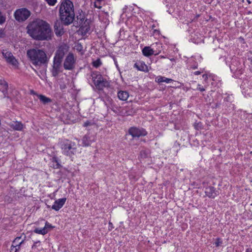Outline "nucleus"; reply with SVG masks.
<instances>
[{
  "label": "nucleus",
  "mask_w": 252,
  "mask_h": 252,
  "mask_svg": "<svg viewBox=\"0 0 252 252\" xmlns=\"http://www.w3.org/2000/svg\"><path fill=\"white\" fill-rule=\"evenodd\" d=\"M128 133L133 138H139L140 136H144L147 134V132L145 129L136 127H130L128 130Z\"/></svg>",
  "instance_id": "8"
},
{
  "label": "nucleus",
  "mask_w": 252,
  "mask_h": 252,
  "mask_svg": "<svg viewBox=\"0 0 252 252\" xmlns=\"http://www.w3.org/2000/svg\"><path fill=\"white\" fill-rule=\"evenodd\" d=\"M222 243V241L221 239L220 238H217L216 239V241L214 243V245H215L216 247H218Z\"/></svg>",
  "instance_id": "31"
},
{
  "label": "nucleus",
  "mask_w": 252,
  "mask_h": 252,
  "mask_svg": "<svg viewBox=\"0 0 252 252\" xmlns=\"http://www.w3.org/2000/svg\"><path fill=\"white\" fill-rule=\"evenodd\" d=\"M51 162L52 164L51 167H52L54 169H59L62 167L61 164L60 163V160L58 159V158L57 157H53L51 158Z\"/></svg>",
  "instance_id": "20"
},
{
  "label": "nucleus",
  "mask_w": 252,
  "mask_h": 252,
  "mask_svg": "<svg viewBox=\"0 0 252 252\" xmlns=\"http://www.w3.org/2000/svg\"><path fill=\"white\" fill-rule=\"evenodd\" d=\"M63 25L58 21L55 23L54 26V31L57 36H61L63 34L64 31Z\"/></svg>",
  "instance_id": "15"
},
{
  "label": "nucleus",
  "mask_w": 252,
  "mask_h": 252,
  "mask_svg": "<svg viewBox=\"0 0 252 252\" xmlns=\"http://www.w3.org/2000/svg\"><path fill=\"white\" fill-rule=\"evenodd\" d=\"M201 73V71H196L193 73V75H200Z\"/></svg>",
  "instance_id": "39"
},
{
  "label": "nucleus",
  "mask_w": 252,
  "mask_h": 252,
  "mask_svg": "<svg viewBox=\"0 0 252 252\" xmlns=\"http://www.w3.org/2000/svg\"><path fill=\"white\" fill-rule=\"evenodd\" d=\"M37 96L40 100V102L44 105L52 102V99L51 98L47 97L43 94H37Z\"/></svg>",
  "instance_id": "23"
},
{
  "label": "nucleus",
  "mask_w": 252,
  "mask_h": 252,
  "mask_svg": "<svg viewBox=\"0 0 252 252\" xmlns=\"http://www.w3.org/2000/svg\"><path fill=\"white\" fill-rule=\"evenodd\" d=\"M66 198H60L56 200L52 206V209L55 211H59L65 204Z\"/></svg>",
  "instance_id": "16"
},
{
  "label": "nucleus",
  "mask_w": 252,
  "mask_h": 252,
  "mask_svg": "<svg viewBox=\"0 0 252 252\" xmlns=\"http://www.w3.org/2000/svg\"><path fill=\"white\" fill-rule=\"evenodd\" d=\"M0 91L3 94V98H9L8 94V83L4 80L0 79Z\"/></svg>",
  "instance_id": "14"
},
{
  "label": "nucleus",
  "mask_w": 252,
  "mask_h": 252,
  "mask_svg": "<svg viewBox=\"0 0 252 252\" xmlns=\"http://www.w3.org/2000/svg\"><path fill=\"white\" fill-rule=\"evenodd\" d=\"M91 76L95 86L98 90H102L104 88L109 87V83L106 79L103 78L99 72H92Z\"/></svg>",
  "instance_id": "5"
},
{
  "label": "nucleus",
  "mask_w": 252,
  "mask_h": 252,
  "mask_svg": "<svg viewBox=\"0 0 252 252\" xmlns=\"http://www.w3.org/2000/svg\"><path fill=\"white\" fill-rule=\"evenodd\" d=\"M60 147L62 154L70 158L79 153V144L67 139L62 140L60 142Z\"/></svg>",
  "instance_id": "4"
},
{
  "label": "nucleus",
  "mask_w": 252,
  "mask_h": 252,
  "mask_svg": "<svg viewBox=\"0 0 252 252\" xmlns=\"http://www.w3.org/2000/svg\"><path fill=\"white\" fill-rule=\"evenodd\" d=\"M55 226H53L51 224L49 223L48 221H46L44 228L45 230L47 231V233L52 229L54 228Z\"/></svg>",
  "instance_id": "27"
},
{
  "label": "nucleus",
  "mask_w": 252,
  "mask_h": 252,
  "mask_svg": "<svg viewBox=\"0 0 252 252\" xmlns=\"http://www.w3.org/2000/svg\"><path fill=\"white\" fill-rule=\"evenodd\" d=\"M142 53L145 57H150L153 55H157L159 54V52L154 50L150 46H145L142 49Z\"/></svg>",
  "instance_id": "17"
},
{
  "label": "nucleus",
  "mask_w": 252,
  "mask_h": 252,
  "mask_svg": "<svg viewBox=\"0 0 252 252\" xmlns=\"http://www.w3.org/2000/svg\"><path fill=\"white\" fill-rule=\"evenodd\" d=\"M109 225H110V224H112V223L111 222H109Z\"/></svg>",
  "instance_id": "47"
},
{
  "label": "nucleus",
  "mask_w": 252,
  "mask_h": 252,
  "mask_svg": "<svg viewBox=\"0 0 252 252\" xmlns=\"http://www.w3.org/2000/svg\"><path fill=\"white\" fill-rule=\"evenodd\" d=\"M68 46L65 44L60 45L56 52L54 58L62 60L65 54L68 51Z\"/></svg>",
  "instance_id": "10"
},
{
  "label": "nucleus",
  "mask_w": 252,
  "mask_h": 252,
  "mask_svg": "<svg viewBox=\"0 0 252 252\" xmlns=\"http://www.w3.org/2000/svg\"><path fill=\"white\" fill-rule=\"evenodd\" d=\"M10 252H15V249H14L13 247H11V250Z\"/></svg>",
  "instance_id": "42"
},
{
  "label": "nucleus",
  "mask_w": 252,
  "mask_h": 252,
  "mask_svg": "<svg viewBox=\"0 0 252 252\" xmlns=\"http://www.w3.org/2000/svg\"><path fill=\"white\" fill-rule=\"evenodd\" d=\"M92 124L91 122L89 121H86V122H85L83 124V126L84 127H87L88 126H91Z\"/></svg>",
  "instance_id": "36"
},
{
  "label": "nucleus",
  "mask_w": 252,
  "mask_h": 252,
  "mask_svg": "<svg viewBox=\"0 0 252 252\" xmlns=\"http://www.w3.org/2000/svg\"><path fill=\"white\" fill-rule=\"evenodd\" d=\"M205 193L206 196L211 198H215L218 195V191L213 186L206 188Z\"/></svg>",
  "instance_id": "13"
},
{
  "label": "nucleus",
  "mask_w": 252,
  "mask_h": 252,
  "mask_svg": "<svg viewBox=\"0 0 252 252\" xmlns=\"http://www.w3.org/2000/svg\"><path fill=\"white\" fill-rule=\"evenodd\" d=\"M156 81L158 83L165 82L166 83H170L173 81L172 79L167 78L162 76H158L156 78Z\"/></svg>",
  "instance_id": "22"
},
{
  "label": "nucleus",
  "mask_w": 252,
  "mask_h": 252,
  "mask_svg": "<svg viewBox=\"0 0 252 252\" xmlns=\"http://www.w3.org/2000/svg\"><path fill=\"white\" fill-rule=\"evenodd\" d=\"M201 85L198 84V87L197 88V90H199L201 92H204L205 91V89L203 87H201Z\"/></svg>",
  "instance_id": "37"
},
{
  "label": "nucleus",
  "mask_w": 252,
  "mask_h": 252,
  "mask_svg": "<svg viewBox=\"0 0 252 252\" xmlns=\"http://www.w3.org/2000/svg\"><path fill=\"white\" fill-rule=\"evenodd\" d=\"M150 150L148 149L142 150L140 152V157L142 158H145L149 157Z\"/></svg>",
  "instance_id": "24"
},
{
  "label": "nucleus",
  "mask_w": 252,
  "mask_h": 252,
  "mask_svg": "<svg viewBox=\"0 0 252 252\" xmlns=\"http://www.w3.org/2000/svg\"><path fill=\"white\" fill-rule=\"evenodd\" d=\"M191 68L193 69H196L197 68V65H196L192 66H191Z\"/></svg>",
  "instance_id": "43"
},
{
  "label": "nucleus",
  "mask_w": 252,
  "mask_h": 252,
  "mask_svg": "<svg viewBox=\"0 0 252 252\" xmlns=\"http://www.w3.org/2000/svg\"><path fill=\"white\" fill-rule=\"evenodd\" d=\"M24 240H22L20 242L18 243V244H16V245H12V247H13L14 249H15V252H19V250L20 249V246L24 243Z\"/></svg>",
  "instance_id": "26"
},
{
  "label": "nucleus",
  "mask_w": 252,
  "mask_h": 252,
  "mask_svg": "<svg viewBox=\"0 0 252 252\" xmlns=\"http://www.w3.org/2000/svg\"><path fill=\"white\" fill-rule=\"evenodd\" d=\"M31 93H32V94H35V95H37V94H36V93H34L33 91H31Z\"/></svg>",
  "instance_id": "44"
},
{
  "label": "nucleus",
  "mask_w": 252,
  "mask_h": 252,
  "mask_svg": "<svg viewBox=\"0 0 252 252\" xmlns=\"http://www.w3.org/2000/svg\"><path fill=\"white\" fill-rule=\"evenodd\" d=\"M27 33L33 39L48 40L51 38L52 30L45 21L36 19L30 22L27 27Z\"/></svg>",
  "instance_id": "1"
},
{
  "label": "nucleus",
  "mask_w": 252,
  "mask_h": 252,
  "mask_svg": "<svg viewBox=\"0 0 252 252\" xmlns=\"http://www.w3.org/2000/svg\"><path fill=\"white\" fill-rule=\"evenodd\" d=\"M8 125L15 130L21 131L23 128V125L21 122L13 121L9 123Z\"/></svg>",
  "instance_id": "19"
},
{
  "label": "nucleus",
  "mask_w": 252,
  "mask_h": 252,
  "mask_svg": "<svg viewBox=\"0 0 252 252\" xmlns=\"http://www.w3.org/2000/svg\"><path fill=\"white\" fill-rule=\"evenodd\" d=\"M62 60L54 58L53 64L51 70L52 75L56 77L61 72L60 69L62 67Z\"/></svg>",
  "instance_id": "11"
},
{
  "label": "nucleus",
  "mask_w": 252,
  "mask_h": 252,
  "mask_svg": "<svg viewBox=\"0 0 252 252\" xmlns=\"http://www.w3.org/2000/svg\"><path fill=\"white\" fill-rule=\"evenodd\" d=\"M6 21V16L5 15L2 14L0 11V25H2L5 23Z\"/></svg>",
  "instance_id": "29"
},
{
  "label": "nucleus",
  "mask_w": 252,
  "mask_h": 252,
  "mask_svg": "<svg viewBox=\"0 0 252 252\" xmlns=\"http://www.w3.org/2000/svg\"><path fill=\"white\" fill-rule=\"evenodd\" d=\"M128 96L129 94L126 91H120L118 92V97L121 100L126 101L127 100Z\"/></svg>",
  "instance_id": "21"
},
{
  "label": "nucleus",
  "mask_w": 252,
  "mask_h": 252,
  "mask_svg": "<svg viewBox=\"0 0 252 252\" xmlns=\"http://www.w3.org/2000/svg\"><path fill=\"white\" fill-rule=\"evenodd\" d=\"M27 55L32 64L35 66L47 64L49 62V59L42 49H31L27 51Z\"/></svg>",
  "instance_id": "3"
},
{
  "label": "nucleus",
  "mask_w": 252,
  "mask_h": 252,
  "mask_svg": "<svg viewBox=\"0 0 252 252\" xmlns=\"http://www.w3.org/2000/svg\"><path fill=\"white\" fill-rule=\"evenodd\" d=\"M134 67L136 68L138 70L145 72H148L149 71L148 66L144 62L142 61H138L135 63L134 64Z\"/></svg>",
  "instance_id": "18"
},
{
  "label": "nucleus",
  "mask_w": 252,
  "mask_h": 252,
  "mask_svg": "<svg viewBox=\"0 0 252 252\" xmlns=\"http://www.w3.org/2000/svg\"><path fill=\"white\" fill-rule=\"evenodd\" d=\"M33 232L36 234H41V235H45L47 233V231L45 230V229L43 227L41 228H36L34 229Z\"/></svg>",
  "instance_id": "25"
},
{
  "label": "nucleus",
  "mask_w": 252,
  "mask_h": 252,
  "mask_svg": "<svg viewBox=\"0 0 252 252\" xmlns=\"http://www.w3.org/2000/svg\"><path fill=\"white\" fill-rule=\"evenodd\" d=\"M31 12L26 8H22L17 9L14 14V16L16 21L19 22H23L28 19L31 15Z\"/></svg>",
  "instance_id": "6"
},
{
  "label": "nucleus",
  "mask_w": 252,
  "mask_h": 252,
  "mask_svg": "<svg viewBox=\"0 0 252 252\" xmlns=\"http://www.w3.org/2000/svg\"><path fill=\"white\" fill-rule=\"evenodd\" d=\"M158 32V31L157 30H155V31H154V32H155V33L156 32Z\"/></svg>",
  "instance_id": "46"
},
{
  "label": "nucleus",
  "mask_w": 252,
  "mask_h": 252,
  "mask_svg": "<svg viewBox=\"0 0 252 252\" xmlns=\"http://www.w3.org/2000/svg\"><path fill=\"white\" fill-rule=\"evenodd\" d=\"M245 252H252V249L251 248H248L246 249Z\"/></svg>",
  "instance_id": "41"
},
{
  "label": "nucleus",
  "mask_w": 252,
  "mask_h": 252,
  "mask_svg": "<svg viewBox=\"0 0 252 252\" xmlns=\"http://www.w3.org/2000/svg\"><path fill=\"white\" fill-rule=\"evenodd\" d=\"M21 237H16L14 240L12 242V245H16V244H18V243L20 242V240L21 239Z\"/></svg>",
  "instance_id": "32"
},
{
  "label": "nucleus",
  "mask_w": 252,
  "mask_h": 252,
  "mask_svg": "<svg viewBox=\"0 0 252 252\" xmlns=\"http://www.w3.org/2000/svg\"><path fill=\"white\" fill-rule=\"evenodd\" d=\"M247 0L249 4H251L252 3V1L250 0Z\"/></svg>",
  "instance_id": "45"
},
{
  "label": "nucleus",
  "mask_w": 252,
  "mask_h": 252,
  "mask_svg": "<svg viewBox=\"0 0 252 252\" xmlns=\"http://www.w3.org/2000/svg\"><path fill=\"white\" fill-rule=\"evenodd\" d=\"M50 6H54L57 2V0H44Z\"/></svg>",
  "instance_id": "30"
},
{
  "label": "nucleus",
  "mask_w": 252,
  "mask_h": 252,
  "mask_svg": "<svg viewBox=\"0 0 252 252\" xmlns=\"http://www.w3.org/2000/svg\"><path fill=\"white\" fill-rule=\"evenodd\" d=\"M2 54L7 63L13 66L17 65L18 61L11 52L7 50H3L2 51Z\"/></svg>",
  "instance_id": "9"
},
{
  "label": "nucleus",
  "mask_w": 252,
  "mask_h": 252,
  "mask_svg": "<svg viewBox=\"0 0 252 252\" xmlns=\"http://www.w3.org/2000/svg\"><path fill=\"white\" fill-rule=\"evenodd\" d=\"M230 69L231 70V71L232 72H235V71H236V70L237 69H236L235 67V66L233 64V63H232L231 64V65H230Z\"/></svg>",
  "instance_id": "35"
},
{
  "label": "nucleus",
  "mask_w": 252,
  "mask_h": 252,
  "mask_svg": "<svg viewBox=\"0 0 252 252\" xmlns=\"http://www.w3.org/2000/svg\"><path fill=\"white\" fill-rule=\"evenodd\" d=\"M102 64L101 60L100 59H97L96 60L94 61L92 63V64L94 67L97 68L100 66Z\"/></svg>",
  "instance_id": "28"
},
{
  "label": "nucleus",
  "mask_w": 252,
  "mask_h": 252,
  "mask_svg": "<svg viewBox=\"0 0 252 252\" xmlns=\"http://www.w3.org/2000/svg\"><path fill=\"white\" fill-rule=\"evenodd\" d=\"M59 16L64 26L72 24L75 19L74 7L70 0H62L59 5Z\"/></svg>",
  "instance_id": "2"
},
{
  "label": "nucleus",
  "mask_w": 252,
  "mask_h": 252,
  "mask_svg": "<svg viewBox=\"0 0 252 252\" xmlns=\"http://www.w3.org/2000/svg\"><path fill=\"white\" fill-rule=\"evenodd\" d=\"M40 242L39 241H37L35 242L33 245L32 246V249L36 248L38 246L40 245Z\"/></svg>",
  "instance_id": "34"
},
{
  "label": "nucleus",
  "mask_w": 252,
  "mask_h": 252,
  "mask_svg": "<svg viewBox=\"0 0 252 252\" xmlns=\"http://www.w3.org/2000/svg\"><path fill=\"white\" fill-rule=\"evenodd\" d=\"M76 18H77V20H79L82 23L83 22L85 17H84V15H82L81 14H80L79 16L77 15Z\"/></svg>",
  "instance_id": "33"
},
{
  "label": "nucleus",
  "mask_w": 252,
  "mask_h": 252,
  "mask_svg": "<svg viewBox=\"0 0 252 252\" xmlns=\"http://www.w3.org/2000/svg\"><path fill=\"white\" fill-rule=\"evenodd\" d=\"M82 146L87 147L95 141L94 135L90 134H86L82 138Z\"/></svg>",
  "instance_id": "12"
},
{
  "label": "nucleus",
  "mask_w": 252,
  "mask_h": 252,
  "mask_svg": "<svg viewBox=\"0 0 252 252\" xmlns=\"http://www.w3.org/2000/svg\"><path fill=\"white\" fill-rule=\"evenodd\" d=\"M224 100L225 101L230 102H231V97L229 95H228L227 97L224 98Z\"/></svg>",
  "instance_id": "38"
},
{
  "label": "nucleus",
  "mask_w": 252,
  "mask_h": 252,
  "mask_svg": "<svg viewBox=\"0 0 252 252\" xmlns=\"http://www.w3.org/2000/svg\"><path fill=\"white\" fill-rule=\"evenodd\" d=\"M76 60L72 53H69L66 57L64 63L63 67L67 70H72L75 68Z\"/></svg>",
  "instance_id": "7"
},
{
  "label": "nucleus",
  "mask_w": 252,
  "mask_h": 252,
  "mask_svg": "<svg viewBox=\"0 0 252 252\" xmlns=\"http://www.w3.org/2000/svg\"><path fill=\"white\" fill-rule=\"evenodd\" d=\"M203 78L204 79V81H206L208 79V75L207 74H203L202 75Z\"/></svg>",
  "instance_id": "40"
}]
</instances>
